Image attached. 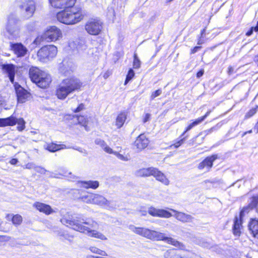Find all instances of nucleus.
<instances>
[{
  "label": "nucleus",
  "instance_id": "423d86ee",
  "mask_svg": "<svg viewBox=\"0 0 258 258\" xmlns=\"http://www.w3.org/2000/svg\"><path fill=\"white\" fill-rule=\"evenodd\" d=\"M258 204V196L252 197L250 203L246 207H244L240 211L239 219L237 216L235 217L233 227V232L234 235L239 236L240 234V227H241L242 220L243 217L249 212L255 208Z\"/></svg>",
  "mask_w": 258,
  "mask_h": 258
},
{
  "label": "nucleus",
  "instance_id": "13d9d810",
  "mask_svg": "<svg viewBox=\"0 0 258 258\" xmlns=\"http://www.w3.org/2000/svg\"><path fill=\"white\" fill-rule=\"evenodd\" d=\"M234 69L232 67L230 66L228 68V73L229 75H231L233 73Z\"/></svg>",
  "mask_w": 258,
  "mask_h": 258
},
{
  "label": "nucleus",
  "instance_id": "0eeeda50",
  "mask_svg": "<svg viewBox=\"0 0 258 258\" xmlns=\"http://www.w3.org/2000/svg\"><path fill=\"white\" fill-rule=\"evenodd\" d=\"M5 29L10 39H17L20 37V26L15 15L10 14L8 16Z\"/></svg>",
  "mask_w": 258,
  "mask_h": 258
},
{
  "label": "nucleus",
  "instance_id": "aec40b11",
  "mask_svg": "<svg viewBox=\"0 0 258 258\" xmlns=\"http://www.w3.org/2000/svg\"><path fill=\"white\" fill-rule=\"evenodd\" d=\"M218 158L217 155H213L211 156L207 157L198 166L199 169H203L206 168L207 171H209L213 166L214 161Z\"/></svg>",
  "mask_w": 258,
  "mask_h": 258
},
{
  "label": "nucleus",
  "instance_id": "680f3d73",
  "mask_svg": "<svg viewBox=\"0 0 258 258\" xmlns=\"http://www.w3.org/2000/svg\"><path fill=\"white\" fill-rule=\"evenodd\" d=\"M109 76V73L108 72L104 73V74L103 75V77L105 79H106Z\"/></svg>",
  "mask_w": 258,
  "mask_h": 258
},
{
  "label": "nucleus",
  "instance_id": "a211bd4d",
  "mask_svg": "<svg viewBox=\"0 0 258 258\" xmlns=\"http://www.w3.org/2000/svg\"><path fill=\"white\" fill-rule=\"evenodd\" d=\"M148 213L152 216L159 217L162 218H168L172 216L171 213L163 209H156L154 207H151L149 209Z\"/></svg>",
  "mask_w": 258,
  "mask_h": 258
},
{
  "label": "nucleus",
  "instance_id": "c756f323",
  "mask_svg": "<svg viewBox=\"0 0 258 258\" xmlns=\"http://www.w3.org/2000/svg\"><path fill=\"white\" fill-rule=\"evenodd\" d=\"M95 143L100 146L105 152L108 154L113 153L112 149L108 146L103 140L100 139H97L95 141Z\"/></svg>",
  "mask_w": 258,
  "mask_h": 258
},
{
  "label": "nucleus",
  "instance_id": "58836bf2",
  "mask_svg": "<svg viewBox=\"0 0 258 258\" xmlns=\"http://www.w3.org/2000/svg\"><path fill=\"white\" fill-rule=\"evenodd\" d=\"M174 249H170L167 250L164 253V258H172L173 253Z\"/></svg>",
  "mask_w": 258,
  "mask_h": 258
},
{
  "label": "nucleus",
  "instance_id": "4c0bfd02",
  "mask_svg": "<svg viewBox=\"0 0 258 258\" xmlns=\"http://www.w3.org/2000/svg\"><path fill=\"white\" fill-rule=\"evenodd\" d=\"M256 112V108H253L251 109L250 110H249V111L246 113V114L245 115L244 118L245 119L250 118V117L252 116L254 114H255Z\"/></svg>",
  "mask_w": 258,
  "mask_h": 258
},
{
  "label": "nucleus",
  "instance_id": "1a4fd4ad",
  "mask_svg": "<svg viewBox=\"0 0 258 258\" xmlns=\"http://www.w3.org/2000/svg\"><path fill=\"white\" fill-rule=\"evenodd\" d=\"M86 31L90 35H98L103 29V23L98 18L90 19L85 25Z\"/></svg>",
  "mask_w": 258,
  "mask_h": 258
},
{
  "label": "nucleus",
  "instance_id": "49530a36",
  "mask_svg": "<svg viewBox=\"0 0 258 258\" xmlns=\"http://www.w3.org/2000/svg\"><path fill=\"white\" fill-rule=\"evenodd\" d=\"M114 155H115L119 159H120V160H123V161H125V160H127V159L126 158H125V157H124L121 154H120L116 152H113V153Z\"/></svg>",
  "mask_w": 258,
  "mask_h": 258
},
{
  "label": "nucleus",
  "instance_id": "39448f33",
  "mask_svg": "<svg viewBox=\"0 0 258 258\" xmlns=\"http://www.w3.org/2000/svg\"><path fill=\"white\" fill-rule=\"evenodd\" d=\"M29 76L31 81L41 88H46L51 82L49 75L36 67L30 69Z\"/></svg>",
  "mask_w": 258,
  "mask_h": 258
},
{
  "label": "nucleus",
  "instance_id": "3c124183",
  "mask_svg": "<svg viewBox=\"0 0 258 258\" xmlns=\"http://www.w3.org/2000/svg\"><path fill=\"white\" fill-rule=\"evenodd\" d=\"M151 115L149 113H146L144 118V122H146L150 120Z\"/></svg>",
  "mask_w": 258,
  "mask_h": 258
},
{
  "label": "nucleus",
  "instance_id": "a878e982",
  "mask_svg": "<svg viewBox=\"0 0 258 258\" xmlns=\"http://www.w3.org/2000/svg\"><path fill=\"white\" fill-rule=\"evenodd\" d=\"M154 169V167L140 169L136 171V175L137 176L140 177H147L151 175L152 176Z\"/></svg>",
  "mask_w": 258,
  "mask_h": 258
},
{
  "label": "nucleus",
  "instance_id": "393cba45",
  "mask_svg": "<svg viewBox=\"0 0 258 258\" xmlns=\"http://www.w3.org/2000/svg\"><path fill=\"white\" fill-rule=\"evenodd\" d=\"M248 229L253 237L258 238V219H251L248 224Z\"/></svg>",
  "mask_w": 258,
  "mask_h": 258
},
{
  "label": "nucleus",
  "instance_id": "774afa93",
  "mask_svg": "<svg viewBox=\"0 0 258 258\" xmlns=\"http://www.w3.org/2000/svg\"><path fill=\"white\" fill-rule=\"evenodd\" d=\"M252 130H249V131L246 132V133H247V134H250V133H252Z\"/></svg>",
  "mask_w": 258,
  "mask_h": 258
},
{
  "label": "nucleus",
  "instance_id": "cd10ccee",
  "mask_svg": "<svg viewBox=\"0 0 258 258\" xmlns=\"http://www.w3.org/2000/svg\"><path fill=\"white\" fill-rule=\"evenodd\" d=\"M70 148V147H67L64 145H58L54 143L48 144L45 146V149L51 152H54L58 151L60 149Z\"/></svg>",
  "mask_w": 258,
  "mask_h": 258
},
{
  "label": "nucleus",
  "instance_id": "b1692460",
  "mask_svg": "<svg viewBox=\"0 0 258 258\" xmlns=\"http://www.w3.org/2000/svg\"><path fill=\"white\" fill-rule=\"evenodd\" d=\"M75 68V66L72 62L70 61L68 63L66 61H63L62 66L60 68V71L65 75H67L73 72Z\"/></svg>",
  "mask_w": 258,
  "mask_h": 258
},
{
  "label": "nucleus",
  "instance_id": "7c9ffc66",
  "mask_svg": "<svg viewBox=\"0 0 258 258\" xmlns=\"http://www.w3.org/2000/svg\"><path fill=\"white\" fill-rule=\"evenodd\" d=\"M204 120V117H201L193 121L187 126V127L186 128L185 131L183 133L181 136H183L185 134L186 132L189 131L194 127L199 125Z\"/></svg>",
  "mask_w": 258,
  "mask_h": 258
},
{
  "label": "nucleus",
  "instance_id": "de8ad7c7",
  "mask_svg": "<svg viewBox=\"0 0 258 258\" xmlns=\"http://www.w3.org/2000/svg\"><path fill=\"white\" fill-rule=\"evenodd\" d=\"M84 105L83 103L80 104L78 107L74 110L75 112H80L84 109Z\"/></svg>",
  "mask_w": 258,
  "mask_h": 258
},
{
  "label": "nucleus",
  "instance_id": "f704fd0d",
  "mask_svg": "<svg viewBox=\"0 0 258 258\" xmlns=\"http://www.w3.org/2000/svg\"><path fill=\"white\" fill-rule=\"evenodd\" d=\"M22 221V218L21 216L17 214L13 217L12 222L14 225H20Z\"/></svg>",
  "mask_w": 258,
  "mask_h": 258
},
{
  "label": "nucleus",
  "instance_id": "6ab92c4d",
  "mask_svg": "<svg viewBox=\"0 0 258 258\" xmlns=\"http://www.w3.org/2000/svg\"><path fill=\"white\" fill-rule=\"evenodd\" d=\"M170 210L175 213L173 216L178 221L182 223H191L193 222L194 218L190 215L178 212L174 209H170Z\"/></svg>",
  "mask_w": 258,
  "mask_h": 258
},
{
  "label": "nucleus",
  "instance_id": "72a5a7b5",
  "mask_svg": "<svg viewBox=\"0 0 258 258\" xmlns=\"http://www.w3.org/2000/svg\"><path fill=\"white\" fill-rule=\"evenodd\" d=\"M218 129V125L211 127L210 129L204 131L203 132H201L199 134V136L196 137L197 138L199 136L204 134L205 136L211 134L213 132L217 131Z\"/></svg>",
  "mask_w": 258,
  "mask_h": 258
},
{
  "label": "nucleus",
  "instance_id": "6e6d98bb",
  "mask_svg": "<svg viewBox=\"0 0 258 258\" xmlns=\"http://www.w3.org/2000/svg\"><path fill=\"white\" fill-rule=\"evenodd\" d=\"M18 161L17 159L13 158L11 159L10 161V163L12 165H15L18 163Z\"/></svg>",
  "mask_w": 258,
  "mask_h": 258
},
{
  "label": "nucleus",
  "instance_id": "bb28decb",
  "mask_svg": "<svg viewBox=\"0 0 258 258\" xmlns=\"http://www.w3.org/2000/svg\"><path fill=\"white\" fill-rule=\"evenodd\" d=\"M74 123L79 124L83 126L87 131L89 130L87 126L88 119L84 116H73Z\"/></svg>",
  "mask_w": 258,
  "mask_h": 258
},
{
  "label": "nucleus",
  "instance_id": "e433bc0d",
  "mask_svg": "<svg viewBox=\"0 0 258 258\" xmlns=\"http://www.w3.org/2000/svg\"><path fill=\"white\" fill-rule=\"evenodd\" d=\"M135 76V73L132 69H130L127 75H126V79L124 82V84L126 85L130 81H131Z\"/></svg>",
  "mask_w": 258,
  "mask_h": 258
},
{
  "label": "nucleus",
  "instance_id": "2eb2a0df",
  "mask_svg": "<svg viewBox=\"0 0 258 258\" xmlns=\"http://www.w3.org/2000/svg\"><path fill=\"white\" fill-rule=\"evenodd\" d=\"M2 68L4 72L7 75L11 82L14 85L15 74L17 71V67L13 64H3Z\"/></svg>",
  "mask_w": 258,
  "mask_h": 258
},
{
  "label": "nucleus",
  "instance_id": "4d7b16f0",
  "mask_svg": "<svg viewBox=\"0 0 258 258\" xmlns=\"http://www.w3.org/2000/svg\"><path fill=\"white\" fill-rule=\"evenodd\" d=\"M98 254L102 255H103V256L107 255V254L106 252V251H105L104 250H102L101 249H99V252H98Z\"/></svg>",
  "mask_w": 258,
  "mask_h": 258
},
{
  "label": "nucleus",
  "instance_id": "9b49d317",
  "mask_svg": "<svg viewBox=\"0 0 258 258\" xmlns=\"http://www.w3.org/2000/svg\"><path fill=\"white\" fill-rule=\"evenodd\" d=\"M62 37V33L59 29L55 26L48 28L42 35L43 40L46 41H54Z\"/></svg>",
  "mask_w": 258,
  "mask_h": 258
},
{
  "label": "nucleus",
  "instance_id": "f03ea898",
  "mask_svg": "<svg viewBox=\"0 0 258 258\" xmlns=\"http://www.w3.org/2000/svg\"><path fill=\"white\" fill-rule=\"evenodd\" d=\"M128 228L133 232L147 239L157 241H164L168 244H172L181 250H185L184 245L177 240L166 236V234L157 231L151 230L145 227H136L130 225Z\"/></svg>",
  "mask_w": 258,
  "mask_h": 258
},
{
  "label": "nucleus",
  "instance_id": "c9c22d12",
  "mask_svg": "<svg viewBox=\"0 0 258 258\" xmlns=\"http://www.w3.org/2000/svg\"><path fill=\"white\" fill-rule=\"evenodd\" d=\"M134 57L133 67L134 69H139L141 66V61L136 53L134 54Z\"/></svg>",
  "mask_w": 258,
  "mask_h": 258
},
{
  "label": "nucleus",
  "instance_id": "bf43d9fd",
  "mask_svg": "<svg viewBox=\"0 0 258 258\" xmlns=\"http://www.w3.org/2000/svg\"><path fill=\"white\" fill-rule=\"evenodd\" d=\"M254 131L256 132V133H258V121L255 124V126L253 127Z\"/></svg>",
  "mask_w": 258,
  "mask_h": 258
},
{
  "label": "nucleus",
  "instance_id": "20e7f679",
  "mask_svg": "<svg viewBox=\"0 0 258 258\" xmlns=\"http://www.w3.org/2000/svg\"><path fill=\"white\" fill-rule=\"evenodd\" d=\"M58 21L67 25H72L81 21L84 16L80 9L72 8L58 12L56 15Z\"/></svg>",
  "mask_w": 258,
  "mask_h": 258
},
{
  "label": "nucleus",
  "instance_id": "603ef678",
  "mask_svg": "<svg viewBox=\"0 0 258 258\" xmlns=\"http://www.w3.org/2000/svg\"><path fill=\"white\" fill-rule=\"evenodd\" d=\"M204 73V70H201L200 71H199L197 74V77L198 78H200L201 77H202L203 74Z\"/></svg>",
  "mask_w": 258,
  "mask_h": 258
},
{
  "label": "nucleus",
  "instance_id": "f3484780",
  "mask_svg": "<svg viewBox=\"0 0 258 258\" xmlns=\"http://www.w3.org/2000/svg\"><path fill=\"white\" fill-rule=\"evenodd\" d=\"M11 49L17 57L24 56L28 52L27 48L21 43H11Z\"/></svg>",
  "mask_w": 258,
  "mask_h": 258
},
{
  "label": "nucleus",
  "instance_id": "69168bd1",
  "mask_svg": "<svg viewBox=\"0 0 258 258\" xmlns=\"http://www.w3.org/2000/svg\"><path fill=\"white\" fill-rule=\"evenodd\" d=\"M254 61L256 62L258 66V55L256 56L254 58Z\"/></svg>",
  "mask_w": 258,
  "mask_h": 258
},
{
  "label": "nucleus",
  "instance_id": "5fc2aeb1",
  "mask_svg": "<svg viewBox=\"0 0 258 258\" xmlns=\"http://www.w3.org/2000/svg\"><path fill=\"white\" fill-rule=\"evenodd\" d=\"M253 30H254V28H253V27H252L250 28V29L249 30H248V31L246 32V35L247 36H250V35L252 34Z\"/></svg>",
  "mask_w": 258,
  "mask_h": 258
},
{
  "label": "nucleus",
  "instance_id": "ddd939ff",
  "mask_svg": "<svg viewBox=\"0 0 258 258\" xmlns=\"http://www.w3.org/2000/svg\"><path fill=\"white\" fill-rule=\"evenodd\" d=\"M113 201L107 200L104 197L99 194H94V201L93 204L103 207L108 209L115 208L113 204Z\"/></svg>",
  "mask_w": 258,
  "mask_h": 258
},
{
  "label": "nucleus",
  "instance_id": "5701e85b",
  "mask_svg": "<svg viewBox=\"0 0 258 258\" xmlns=\"http://www.w3.org/2000/svg\"><path fill=\"white\" fill-rule=\"evenodd\" d=\"M156 179L166 185L169 184V180L165 175L157 168H155L153 175Z\"/></svg>",
  "mask_w": 258,
  "mask_h": 258
},
{
  "label": "nucleus",
  "instance_id": "09e8293b",
  "mask_svg": "<svg viewBox=\"0 0 258 258\" xmlns=\"http://www.w3.org/2000/svg\"><path fill=\"white\" fill-rule=\"evenodd\" d=\"M90 251L93 253L98 254L99 249L98 248L95 246H91L89 248Z\"/></svg>",
  "mask_w": 258,
  "mask_h": 258
},
{
  "label": "nucleus",
  "instance_id": "f8f14e48",
  "mask_svg": "<svg viewBox=\"0 0 258 258\" xmlns=\"http://www.w3.org/2000/svg\"><path fill=\"white\" fill-rule=\"evenodd\" d=\"M20 3L19 7L24 15L27 18H29L32 16L35 10V5L33 0H18Z\"/></svg>",
  "mask_w": 258,
  "mask_h": 258
},
{
  "label": "nucleus",
  "instance_id": "c85d7f7f",
  "mask_svg": "<svg viewBox=\"0 0 258 258\" xmlns=\"http://www.w3.org/2000/svg\"><path fill=\"white\" fill-rule=\"evenodd\" d=\"M81 184V186L85 188H91L93 189H96L99 185V183L98 181H82L79 182Z\"/></svg>",
  "mask_w": 258,
  "mask_h": 258
},
{
  "label": "nucleus",
  "instance_id": "0e129e2a",
  "mask_svg": "<svg viewBox=\"0 0 258 258\" xmlns=\"http://www.w3.org/2000/svg\"><path fill=\"white\" fill-rule=\"evenodd\" d=\"M147 214V212L145 211H142L141 213V215L142 216H145Z\"/></svg>",
  "mask_w": 258,
  "mask_h": 258
},
{
  "label": "nucleus",
  "instance_id": "052dcab7",
  "mask_svg": "<svg viewBox=\"0 0 258 258\" xmlns=\"http://www.w3.org/2000/svg\"><path fill=\"white\" fill-rule=\"evenodd\" d=\"M211 110H209L208 111H207L206 112V113L205 114V115H204L203 116H202V117H204V120L207 118V117L210 114V113H211Z\"/></svg>",
  "mask_w": 258,
  "mask_h": 258
},
{
  "label": "nucleus",
  "instance_id": "4468645a",
  "mask_svg": "<svg viewBox=\"0 0 258 258\" xmlns=\"http://www.w3.org/2000/svg\"><path fill=\"white\" fill-rule=\"evenodd\" d=\"M18 103H23L30 97V94L17 83L14 84Z\"/></svg>",
  "mask_w": 258,
  "mask_h": 258
},
{
  "label": "nucleus",
  "instance_id": "c03bdc74",
  "mask_svg": "<svg viewBox=\"0 0 258 258\" xmlns=\"http://www.w3.org/2000/svg\"><path fill=\"white\" fill-rule=\"evenodd\" d=\"M73 149L76 150H78V151H79L80 152L82 153V154H83V155L84 156H86L88 155V152L87 151L85 150V149H83L81 148H80V147H78V148H73Z\"/></svg>",
  "mask_w": 258,
  "mask_h": 258
},
{
  "label": "nucleus",
  "instance_id": "9d476101",
  "mask_svg": "<svg viewBox=\"0 0 258 258\" xmlns=\"http://www.w3.org/2000/svg\"><path fill=\"white\" fill-rule=\"evenodd\" d=\"M16 123L18 125L17 128L19 131H22L25 128V121L22 118L18 119L12 115L9 117L0 118V126H13Z\"/></svg>",
  "mask_w": 258,
  "mask_h": 258
},
{
  "label": "nucleus",
  "instance_id": "f257e3e1",
  "mask_svg": "<svg viewBox=\"0 0 258 258\" xmlns=\"http://www.w3.org/2000/svg\"><path fill=\"white\" fill-rule=\"evenodd\" d=\"M61 222L68 226H70L75 230L86 234L89 236L101 240L107 239V237L104 234L93 229L98 226L97 223L94 221L77 217L76 219L63 218L61 220Z\"/></svg>",
  "mask_w": 258,
  "mask_h": 258
},
{
  "label": "nucleus",
  "instance_id": "e2e57ef3",
  "mask_svg": "<svg viewBox=\"0 0 258 258\" xmlns=\"http://www.w3.org/2000/svg\"><path fill=\"white\" fill-rule=\"evenodd\" d=\"M253 28H254V31H255V32L258 31V21L257 22L256 26L255 27H253Z\"/></svg>",
  "mask_w": 258,
  "mask_h": 258
},
{
  "label": "nucleus",
  "instance_id": "a19ab883",
  "mask_svg": "<svg viewBox=\"0 0 258 258\" xmlns=\"http://www.w3.org/2000/svg\"><path fill=\"white\" fill-rule=\"evenodd\" d=\"M162 93V90L161 89L157 90L156 91L153 92L151 96V99L153 100L156 97L159 96Z\"/></svg>",
  "mask_w": 258,
  "mask_h": 258
},
{
  "label": "nucleus",
  "instance_id": "8fccbe9b",
  "mask_svg": "<svg viewBox=\"0 0 258 258\" xmlns=\"http://www.w3.org/2000/svg\"><path fill=\"white\" fill-rule=\"evenodd\" d=\"M201 48V46H195L194 48L191 49L190 54H194L198 52Z\"/></svg>",
  "mask_w": 258,
  "mask_h": 258
},
{
  "label": "nucleus",
  "instance_id": "338daca9",
  "mask_svg": "<svg viewBox=\"0 0 258 258\" xmlns=\"http://www.w3.org/2000/svg\"><path fill=\"white\" fill-rule=\"evenodd\" d=\"M247 134V133L246 132H244L243 133L242 135V137H243L244 136H245Z\"/></svg>",
  "mask_w": 258,
  "mask_h": 258
},
{
  "label": "nucleus",
  "instance_id": "a18cd8bd",
  "mask_svg": "<svg viewBox=\"0 0 258 258\" xmlns=\"http://www.w3.org/2000/svg\"><path fill=\"white\" fill-rule=\"evenodd\" d=\"M172 258H188L184 255H181L180 254L177 253L175 252L174 249L173 250V253L172 255Z\"/></svg>",
  "mask_w": 258,
  "mask_h": 258
},
{
  "label": "nucleus",
  "instance_id": "473e14b6",
  "mask_svg": "<svg viewBox=\"0 0 258 258\" xmlns=\"http://www.w3.org/2000/svg\"><path fill=\"white\" fill-rule=\"evenodd\" d=\"M94 194H90L83 196L81 198L82 200L88 204H93Z\"/></svg>",
  "mask_w": 258,
  "mask_h": 258
},
{
  "label": "nucleus",
  "instance_id": "7ed1b4c3",
  "mask_svg": "<svg viewBox=\"0 0 258 258\" xmlns=\"http://www.w3.org/2000/svg\"><path fill=\"white\" fill-rule=\"evenodd\" d=\"M82 85L80 80L75 77L63 79L57 86L56 95L58 99L63 100L69 94L78 91Z\"/></svg>",
  "mask_w": 258,
  "mask_h": 258
},
{
  "label": "nucleus",
  "instance_id": "2f4dec72",
  "mask_svg": "<svg viewBox=\"0 0 258 258\" xmlns=\"http://www.w3.org/2000/svg\"><path fill=\"white\" fill-rule=\"evenodd\" d=\"M126 119V115L125 112L120 113L116 118V125L118 128L121 127Z\"/></svg>",
  "mask_w": 258,
  "mask_h": 258
},
{
  "label": "nucleus",
  "instance_id": "79ce46f5",
  "mask_svg": "<svg viewBox=\"0 0 258 258\" xmlns=\"http://www.w3.org/2000/svg\"><path fill=\"white\" fill-rule=\"evenodd\" d=\"M186 138V137L185 138H183V139H180L179 141H178V142L175 143L174 144L171 146V147L174 146V148H175L179 147L181 145H182L184 141Z\"/></svg>",
  "mask_w": 258,
  "mask_h": 258
},
{
  "label": "nucleus",
  "instance_id": "dca6fc26",
  "mask_svg": "<svg viewBox=\"0 0 258 258\" xmlns=\"http://www.w3.org/2000/svg\"><path fill=\"white\" fill-rule=\"evenodd\" d=\"M51 5L55 8L63 9L72 8L76 0H49Z\"/></svg>",
  "mask_w": 258,
  "mask_h": 258
},
{
  "label": "nucleus",
  "instance_id": "6e6552de",
  "mask_svg": "<svg viewBox=\"0 0 258 258\" xmlns=\"http://www.w3.org/2000/svg\"><path fill=\"white\" fill-rule=\"evenodd\" d=\"M57 52V49L54 45H46L42 47L37 52L39 60L42 62H47L54 57Z\"/></svg>",
  "mask_w": 258,
  "mask_h": 258
},
{
  "label": "nucleus",
  "instance_id": "864d4df0",
  "mask_svg": "<svg viewBox=\"0 0 258 258\" xmlns=\"http://www.w3.org/2000/svg\"><path fill=\"white\" fill-rule=\"evenodd\" d=\"M10 238H11L10 237H9V236H0V239H2V240H4L6 241H8L10 240Z\"/></svg>",
  "mask_w": 258,
  "mask_h": 258
},
{
  "label": "nucleus",
  "instance_id": "4be33fe9",
  "mask_svg": "<svg viewBox=\"0 0 258 258\" xmlns=\"http://www.w3.org/2000/svg\"><path fill=\"white\" fill-rule=\"evenodd\" d=\"M34 207L40 212H43L46 215H49L53 212V210L49 205L44 203L36 202L34 204Z\"/></svg>",
  "mask_w": 258,
  "mask_h": 258
},
{
  "label": "nucleus",
  "instance_id": "ea45409f",
  "mask_svg": "<svg viewBox=\"0 0 258 258\" xmlns=\"http://www.w3.org/2000/svg\"><path fill=\"white\" fill-rule=\"evenodd\" d=\"M35 170L39 173L44 174L46 172H48L47 170L41 166H36Z\"/></svg>",
  "mask_w": 258,
  "mask_h": 258
},
{
  "label": "nucleus",
  "instance_id": "37998d69",
  "mask_svg": "<svg viewBox=\"0 0 258 258\" xmlns=\"http://www.w3.org/2000/svg\"><path fill=\"white\" fill-rule=\"evenodd\" d=\"M36 165L33 163H28L27 164L25 165V167L24 168L28 169H35Z\"/></svg>",
  "mask_w": 258,
  "mask_h": 258
},
{
  "label": "nucleus",
  "instance_id": "412c9836",
  "mask_svg": "<svg viewBox=\"0 0 258 258\" xmlns=\"http://www.w3.org/2000/svg\"><path fill=\"white\" fill-rule=\"evenodd\" d=\"M149 141L144 134L140 135L136 139L134 146L138 151L145 149L148 145Z\"/></svg>",
  "mask_w": 258,
  "mask_h": 258
}]
</instances>
